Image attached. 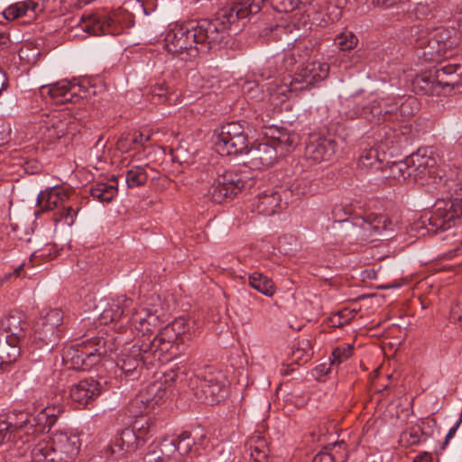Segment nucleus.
Wrapping results in <instances>:
<instances>
[{
    "mask_svg": "<svg viewBox=\"0 0 462 462\" xmlns=\"http://www.w3.org/2000/svg\"><path fill=\"white\" fill-rule=\"evenodd\" d=\"M218 23L202 20L194 25L175 23L171 26L164 37V47L168 52L182 60H189L217 48L221 43V32Z\"/></svg>",
    "mask_w": 462,
    "mask_h": 462,
    "instance_id": "obj_1",
    "label": "nucleus"
},
{
    "mask_svg": "<svg viewBox=\"0 0 462 462\" xmlns=\"http://www.w3.org/2000/svg\"><path fill=\"white\" fill-rule=\"evenodd\" d=\"M328 73V63L316 60L307 63L293 76L275 78L267 87L269 102L274 109H277L280 105L288 100L291 94L308 89L317 82L327 79Z\"/></svg>",
    "mask_w": 462,
    "mask_h": 462,
    "instance_id": "obj_2",
    "label": "nucleus"
},
{
    "mask_svg": "<svg viewBox=\"0 0 462 462\" xmlns=\"http://www.w3.org/2000/svg\"><path fill=\"white\" fill-rule=\"evenodd\" d=\"M459 41V35L453 27L439 26L428 32L422 26L418 25L411 30V42L423 50V57L433 60L452 57Z\"/></svg>",
    "mask_w": 462,
    "mask_h": 462,
    "instance_id": "obj_3",
    "label": "nucleus"
},
{
    "mask_svg": "<svg viewBox=\"0 0 462 462\" xmlns=\"http://www.w3.org/2000/svg\"><path fill=\"white\" fill-rule=\"evenodd\" d=\"M80 447L78 435L57 431L50 440L41 439L31 445L27 454L33 462H71L78 457Z\"/></svg>",
    "mask_w": 462,
    "mask_h": 462,
    "instance_id": "obj_4",
    "label": "nucleus"
},
{
    "mask_svg": "<svg viewBox=\"0 0 462 462\" xmlns=\"http://www.w3.org/2000/svg\"><path fill=\"white\" fill-rule=\"evenodd\" d=\"M63 411L60 403H50L49 402H36L33 403V412L18 411L15 415L14 426L23 430L26 442L34 439V437L45 430H50L56 423L58 417Z\"/></svg>",
    "mask_w": 462,
    "mask_h": 462,
    "instance_id": "obj_5",
    "label": "nucleus"
},
{
    "mask_svg": "<svg viewBox=\"0 0 462 462\" xmlns=\"http://www.w3.org/2000/svg\"><path fill=\"white\" fill-rule=\"evenodd\" d=\"M194 444L188 431L178 436L164 437L149 446L143 462H194L190 456Z\"/></svg>",
    "mask_w": 462,
    "mask_h": 462,
    "instance_id": "obj_6",
    "label": "nucleus"
},
{
    "mask_svg": "<svg viewBox=\"0 0 462 462\" xmlns=\"http://www.w3.org/2000/svg\"><path fill=\"white\" fill-rule=\"evenodd\" d=\"M159 349H156L153 340L143 338L138 340L130 347H125L118 356L116 365L125 376L132 379L140 374L142 365L149 368L161 359Z\"/></svg>",
    "mask_w": 462,
    "mask_h": 462,
    "instance_id": "obj_7",
    "label": "nucleus"
},
{
    "mask_svg": "<svg viewBox=\"0 0 462 462\" xmlns=\"http://www.w3.org/2000/svg\"><path fill=\"white\" fill-rule=\"evenodd\" d=\"M106 355V340L92 337L63 349L62 361L69 369L85 371L97 364Z\"/></svg>",
    "mask_w": 462,
    "mask_h": 462,
    "instance_id": "obj_8",
    "label": "nucleus"
},
{
    "mask_svg": "<svg viewBox=\"0 0 462 462\" xmlns=\"http://www.w3.org/2000/svg\"><path fill=\"white\" fill-rule=\"evenodd\" d=\"M153 425L141 419L134 422V429L126 428L116 438L108 451L115 460L132 455L146 442V435L153 432Z\"/></svg>",
    "mask_w": 462,
    "mask_h": 462,
    "instance_id": "obj_9",
    "label": "nucleus"
},
{
    "mask_svg": "<svg viewBox=\"0 0 462 462\" xmlns=\"http://www.w3.org/2000/svg\"><path fill=\"white\" fill-rule=\"evenodd\" d=\"M415 104V98L411 97L406 99L400 107H398L396 105L388 104L383 98H379L375 95L371 94L361 104H356V106L353 107L350 116L353 117L363 116L367 120H376L379 122L381 116H386L387 115H394L397 117L398 113L401 116L411 114L412 112H410L409 108Z\"/></svg>",
    "mask_w": 462,
    "mask_h": 462,
    "instance_id": "obj_10",
    "label": "nucleus"
},
{
    "mask_svg": "<svg viewBox=\"0 0 462 462\" xmlns=\"http://www.w3.org/2000/svg\"><path fill=\"white\" fill-rule=\"evenodd\" d=\"M247 146V134L243 125L237 121L226 123L216 132L214 147L221 156L243 153Z\"/></svg>",
    "mask_w": 462,
    "mask_h": 462,
    "instance_id": "obj_11",
    "label": "nucleus"
},
{
    "mask_svg": "<svg viewBox=\"0 0 462 462\" xmlns=\"http://www.w3.org/2000/svg\"><path fill=\"white\" fill-rule=\"evenodd\" d=\"M407 158L415 181L421 185H430L442 180V177L438 173V159L432 149L419 148Z\"/></svg>",
    "mask_w": 462,
    "mask_h": 462,
    "instance_id": "obj_12",
    "label": "nucleus"
},
{
    "mask_svg": "<svg viewBox=\"0 0 462 462\" xmlns=\"http://www.w3.org/2000/svg\"><path fill=\"white\" fill-rule=\"evenodd\" d=\"M200 376L199 385L195 392L200 402L214 405L225 399L228 391L227 379L223 372L209 368Z\"/></svg>",
    "mask_w": 462,
    "mask_h": 462,
    "instance_id": "obj_13",
    "label": "nucleus"
},
{
    "mask_svg": "<svg viewBox=\"0 0 462 462\" xmlns=\"http://www.w3.org/2000/svg\"><path fill=\"white\" fill-rule=\"evenodd\" d=\"M462 217V197L458 195L449 202H439L435 206L434 210L428 217L425 215L424 225L426 221L430 232L444 231L456 226Z\"/></svg>",
    "mask_w": 462,
    "mask_h": 462,
    "instance_id": "obj_14",
    "label": "nucleus"
},
{
    "mask_svg": "<svg viewBox=\"0 0 462 462\" xmlns=\"http://www.w3.org/2000/svg\"><path fill=\"white\" fill-rule=\"evenodd\" d=\"M128 14L123 10H117L109 14H93L81 18V29L94 35H119L124 32L123 19Z\"/></svg>",
    "mask_w": 462,
    "mask_h": 462,
    "instance_id": "obj_15",
    "label": "nucleus"
},
{
    "mask_svg": "<svg viewBox=\"0 0 462 462\" xmlns=\"http://www.w3.org/2000/svg\"><path fill=\"white\" fill-rule=\"evenodd\" d=\"M88 88L83 81L61 80L54 84L42 87V94L48 95L51 101L56 105L77 103L88 95Z\"/></svg>",
    "mask_w": 462,
    "mask_h": 462,
    "instance_id": "obj_16",
    "label": "nucleus"
},
{
    "mask_svg": "<svg viewBox=\"0 0 462 462\" xmlns=\"http://www.w3.org/2000/svg\"><path fill=\"white\" fill-rule=\"evenodd\" d=\"M261 0H237L231 6H225L218 13V17L209 23H218L217 29L222 33L221 42L226 36V29L239 19H244L250 14L260 12L259 3Z\"/></svg>",
    "mask_w": 462,
    "mask_h": 462,
    "instance_id": "obj_17",
    "label": "nucleus"
},
{
    "mask_svg": "<svg viewBox=\"0 0 462 462\" xmlns=\"http://www.w3.org/2000/svg\"><path fill=\"white\" fill-rule=\"evenodd\" d=\"M246 181L241 175L233 171H226L219 175L208 190V195L216 203H223L234 198L245 187Z\"/></svg>",
    "mask_w": 462,
    "mask_h": 462,
    "instance_id": "obj_18",
    "label": "nucleus"
},
{
    "mask_svg": "<svg viewBox=\"0 0 462 462\" xmlns=\"http://www.w3.org/2000/svg\"><path fill=\"white\" fill-rule=\"evenodd\" d=\"M16 412L9 416L8 420H0V445H7L11 456L15 458L17 449L29 451L31 445L26 442L23 430H18L14 422Z\"/></svg>",
    "mask_w": 462,
    "mask_h": 462,
    "instance_id": "obj_19",
    "label": "nucleus"
},
{
    "mask_svg": "<svg viewBox=\"0 0 462 462\" xmlns=\"http://www.w3.org/2000/svg\"><path fill=\"white\" fill-rule=\"evenodd\" d=\"M177 374L170 371L164 374L163 381H155L151 383L144 390L140 393L139 401L143 403L146 408H154L163 401L170 392L171 383L176 380Z\"/></svg>",
    "mask_w": 462,
    "mask_h": 462,
    "instance_id": "obj_20",
    "label": "nucleus"
},
{
    "mask_svg": "<svg viewBox=\"0 0 462 462\" xmlns=\"http://www.w3.org/2000/svg\"><path fill=\"white\" fill-rule=\"evenodd\" d=\"M190 329V323L185 319H177L172 323L164 327L153 337L156 349L161 353L168 352L181 335L187 334Z\"/></svg>",
    "mask_w": 462,
    "mask_h": 462,
    "instance_id": "obj_21",
    "label": "nucleus"
},
{
    "mask_svg": "<svg viewBox=\"0 0 462 462\" xmlns=\"http://www.w3.org/2000/svg\"><path fill=\"white\" fill-rule=\"evenodd\" d=\"M132 303V299L125 295L101 300L96 306V310L99 312L100 322L107 324L118 320L123 316L125 310L129 308Z\"/></svg>",
    "mask_w": 462,
    "mask_h": 462,
    "instance_id": "obj_22",
    "label": "nucleus"
},
{
    "mask_svg": "<svg viewBox=\"0 0 462 462\" xmlns=\"http://www.w3.org/2000/svg\"><path fill=\"white\" fill-rule=\"evenodd\" d=\"M461 71V65L455 63L439 64L436 68L434 76L444 95H448L452 91L462 92V82L459 79Z\"/></svg>",
    "mask_w": 462,
    "mask_h": 462,
    "instance_id": "obj_23",
    "label": "nucleus"
},
{
    "mask_svg": "<svg viewBox=\"0 0 462 462\" xmlns=\"http://www.w3.org/2000/svg\"><path fill=\"white\" fill-rule=\"evenodd\" d=\"M245 160L244 162L253 170H262L273 164L277 156L276 148L273 144L261 143L257 145L246 149Z\"/></svg>",
    "mask_w": 462,
    "mask_h": 462,
    "instance_id": "obj_24",
    "label": "nucleus"
},
{
    "mask_svg": "<svg viewBox=\"0 0 462 462\" xmlns=\"http://www.w3.org/2000/svg\"><path fill=\"white\" fill-rule=\"evenodd\" d=\"M359 227V236L362 239H376L378 236H387L393 231V224L383 215H369L356 223Z\"/></svg>",
    "mask_w": 462,
    "mask_h": 462,
    "instance_id": "obj_25",
    "label": "nucleus"
},
{
    "mask_svg": "<svg viewBox=\"0 0 462 462\" xmlns=\"http://www.w3.org/2000/svg\"><path fill=\"white\" fill-rule=\"evenodd\" d=\"M130 328L136 332V336L145 337L160 324L157 310L140 308L135 310L129 320Z\"/></svg>",
    "mask_w": 462,
    "mask_h": 462,
    "instance_id": "obj_26",
    "label": "nucleus"
},
{
    "mask_svg": "<svg viewBox=\"0 0 462 462\" xmlns=\"http://www.w3.org/2000/svg\"><path fill=\"white\" fill-rule=\"evenodd\" d=\"M27 327L25 314L22 311L14 310L1 319L0 333H4V337H8L11 342H19L24 336V330Z\"/></svg>",
    "mask_w": 462,
    "mask_h": 462,
    "instance_id": "obj_27",
    "label": "nucleus"
},
{
    "mask_svg": "<svg viewBox=\"0 0 462 462\" xmlns=\"http://www.w3.org/2000/svg\"><path fill=\"white\" fill-rule=\"evenodd\" d=\"M337 150L335 140L314 136L306 145V156L315 162H321L332 159Z\"/></svg>",
    "mask_w": 462,
    "mask_h": 462,
    "instance_id": "obj_28",
    "label": "nucleus"
},
{
    "mask_svg": "<svg viewBox=\"0 0 462 462\" xmlns=\"http://www.w3.org/2000/svg\"><path fill=\"white\" fill-rule=\"evenodd\" d=\"M63 321V312L60 309L43 310L34 326L36 337L45 340L52 336L57 327Z\"/></svg>",
    "mask_w": 462,
    "mask_h": 462,
    "instance_id": "obj_29",
    "label": "nucleus"
},
{
    "mask_svg": "<svg viewBox=\"0 0 462 462\" xmlns=\"http://www.w3.org/2000/svg\"><path fill=\"white\" fill-rule=\"evenodd\" d=\"M102 392L100 383L93 378L81 380L70 387L69 397L72 402L87 405L97 398Z\"/></svg>",
    "mask_w": 462,
    "mask_h": 462,
    "instance_id": "obj_30",
    "label": "nucleus"
},
{
    "mask_svg": "<svg viewBox=\"0 0 462 462\" xmlns=\"http://www.w3.org/2000/svg\"><path fill=\"white\" fill-rule=\"evenodd\" d=\"M69 199V192L63 187L54 186L41 191L37 197V204L42 211L60 209Z\"/></svg>",
    "mask_w": 462,
    "mask_h": 462,
    "instance_id": "obj_31",
    "label": "nucleus"
},
{
    "mask_svg": "<svg viewBox=\"0 0 462 462\" xmlns=\"http://www.w3.org/2000/svg\"><path fill=\"white\" fill-rule=\"evenodd\" d=\"M68 124L69 122L65 119L63 113L55 112L47 116L46 119L41 123L40 130L45 138L52 141L67 134Z\"/></svg>",
    "mask_w": 462,
    "mask_h": 462,
    "instance_id": "obj_32",
    "label": "nucleus"
},
{
    "mask_svg": "<svg viewBox=\"0 0 462 462\" xmlns=\"http://www.w3.org/2000/svg\"><path fill=\"white\" fill-rule=\"evenodd\" d=\"M282 196L276 190H268L260 194L254 201L253 207L259 214L271 216L275 214L282 206Z\"/></svg>",
    "mask_w": 462,
    "mask_h": 462,
    "instance_id": "obj_33",
    "label": "nucleus"
},
{
    "mask_svg": "<svg viewBox=\"0 0 462 462\" xmlns=\"http://www.w3.org/2000/svg\"><path fill=\"white\" fill-rule=\"evenodd\" d=\"M382 155L384 157V153H382ZM384 165L381 153L375 148L364 150L358 159L359 169L367 173H375L377 171L383 173Z\"/></svg>",
    "mask_w": 462,
    "mask_h": 462,
    "instance_id": "obj_34",
    "label": "nucleus"
},
{
    "mask_svg": "<svg viewBox=\"0 0 462 462\" xmlns=\"http://www.w3.org/2000/svg\"><path fill=\"white\" fill-rule=\"evenodd\" d=\"M152 137V133L133 132L123 134L116 142V147L122 152H127L143 146Z\"/></svg>",
    "mask_w": 462,
    "mask_h": 462,
    "instance_id": "obj_35",
    "label": "nucleus"
},
{
    "mask_svg": "<svg viewBox=\"0 0 462 462\" xmlns=\"http://www.w3.org/2000/svg\"><path fill=\"white\" fill-rule=\"evenodd\" d=\"M18 343L11 342L8 337H4V333H0V369H5L17 360L20 355Z\"/></svg>",
    "mask_w": 462,
    "mask_h": 462,
    "instance_id": "obj_36",
    "label": "nucleus"
},
{
    "mask_svg": "<svg viewBox=\"0 0 462 462\" xmlns=\"http://www.w3.org/2000/svg\"><path fill=\"white\" fill-rule=\"evenodd\" d=\"M383 178H392L398 181H403L408 178L412 177L410 164L408 163V158L406 157L402 161L387 162L384 165Z\"/></svg>",
    "mask_w": 462,
    "mask_h": 462,
    "instance_id": "obj_37",
    "label": "nucleus"
},
{
    "mask_svg": "<svg viewBox=\"0 0 462 462\" xmlns=\"http://www.w3.org/2000/svg\"><path fill=\"white\" fill-rule=\"evenodd\" d=\"M248 284L266 297H273L276 293V287L273 281L259 272L248 274Z\"/></svg>",
    "mask_w": 462,
    "mask_h": 462,
    "instance_id": "obj_38",
    "label": "nucleus"
},
{
    "mask_svg": "<svg viewBox=\"0 0 462 462\" xmlns=\"http://www.w3.org/2000/svg\"><path fill=\"white\" fill-rule=\"evenodd\" d=\"M116 194L117 181L116 179L107 182H97L90 189V195L100 202H110Z\"/></svg>",
    "mask_w": 462,
    "mask_h": 462,
    "instance_id": "obj_39",
    "label": "nucleus"
},
{
    "mask_svg": "<svg viewBox=\"0 0 462 462\" xmlns=\"http://www.w3.org/2000/svg\"><path fill=\"white\" fill-rule=\"evenodd\" d=\"M312 50L308 46L298 42L291 50L285 53L282 64L286 70L291 69L298 62L306 60L311 53Z\"/></svg>",
    "mask_w": 462,
    "mask_h": 462,
    "instance_id": "obj_40",
    "label": "nucleus"
},
{
    "mask_svg": "<svg viewBox=\"0 0 462 462\" xmlns=\"http://www.w3.org/2000/svg\"><path fill=\"white\" fill-rule=\"evenodd\" d=\"M425 424H432L436 425V420L434 419H427L425 421H422L423 428H419L416 426L411 427L405 430H403L400 435L399 442L401 445L404 447H410L413 445H417L421 441V438L424 434H428L425 431L424 426Z\"/></svg>",
    "mask_w": 462,
    "mask_h": 462,
    "instance_id": "obj_41",
    "label": "nucleus"
},
{
    "mask_svg": "<svg viewBox=\"0 0 462 462\" xmlns=\"http://www.w3.org/2000/svg\"><path fill=\"white\" fill-rule=\"evenodd\" d=\"M209 88L208 80H206L199 73H193L189 77L186 94L190 100L198 99L208 93Z\"/></svg>",
    "mask_w": 462,
    "mask_h": 462,
    "instance_id": "obj_42",
    "label": "nucleus"
},
{
    "mask_svg": "<svg viewBox=\"0 0 462 462\" xmlns=\"http://www.w3.org/2000/svg\"><path fill=\"white\" fill-rule=\"evenodd\" d=\"M248 446L250 449L249 462H267L269 448L263 437L260 435L251 437Z\"/></svg>",
    "mask_w": 462,
    "mask_h": 462,
    "instance_id": "obj_43",
    "label": "nucleus"
},
{
    "mask_svg": "<svg viewBox=\"0 0 462 462\" xmlns=\"http://www.w3.org/2000/svg\"><path fill=\"white\" fill-rule=\"evenodd\" d=\"M148 180L146 166L128 165L125 171V182L128 188H135L145 184Z\"/></svg>",
    "mask_w": 462,
    "mask_h": 462,
    "instance_id": "obj_44",
    "label": "nucleus"
},
{
    "mask_svg": "<svg viewBox=\"0 0 462 462\" xmlns=\"http://www.w3.org/2000/svg\"><path fill=\"white\" fill-rule=\"evenodd\" d=\"M273 146L277 149H284L286 152L292 150L300 143V137L295 133H290L287 130H278L273 136Z\"/></svg>",
    "mask_w": 462,
    "mask_h": 462,
    "instance_id": "obj_45",
    "label": "nucleus"
},
{
    "mask_svg": "<svg viewBox=\"0 0 462 462\" xmlns=\"http://www.w3.org/2000/svg\"><path fill=\"white\" fill-rule=\"evenodd\" d=\"M413 86L426 95L443 94L440 86L436 81L435 76L419 75L414 79Z\"/></svg>",
    "mask_w": 462,
    "mask_h": 462,
    "instance_id": "obj_46",
    "label": "nucleus"
},
{
    "mask_svg": "<svg viewBox=\"0 0 462 462\" xmlns=\"http://www.w3.org/2000/svg\"><path fill=\"white\" fill-rule=\"evenodd\" d=\"M358 43V38L350 31H344L337 35L335 44L343 51L353 50Z\"/></svg>",
    "mask_w": 462,
    "mask_h": 462,
    "instance_id": "obj_47",
    "label": "nucleus"
},
{
    "mask_svg": "<svg viewBox=\"0 0 462 462\" xmlns=\"http://www.w3.org/2000/svg\"><path fill=\"white\" fill-rule=\"evenodd\" d=\"M264 3L270 4L279 13H289L295 10L300 2V0H261L259 3L260 9Z\"/></svg>",
    "mask_w": 462,
    "mask_h": 462,
    "instance_id": "obj_48",
    "label": "nucleus"
},
{
    "mask_svg": "<svg viewBox=\"0 0 462 462\" xmlns=\"http://www.w3.org/2000/svg\"><path fill=\"white\" fill-rule=\"evenodd\" d=\"M3 15L6 20H15L22 16H29L27 13V5L25 2H18L14 5H11L6 9L4 10Z\"/></svg>",
    "mask_w": 462,
    "mask_h": 462,
    "instance_id": "obj_49",
    "label": "nucleus"
},
{
    "mask_svg": "<svg viewBox=\"0 0 462 462\" xmlns=\"http://www.w3.org/2000/svg\"><path fill=\"white\" fill-rule=\"evenodd\" d=\"M352 351L351 345H343L335 348L330 357L331 365H338L347 360L351 356Z\"/></svg>",
    "mask_w": 462,
    "mask_h": 462,
    "instance_id": "obj_50",
    "label": "nucleus"
},
{
    "mask_svg": "<svg viewBox=\"0 0 462 462\" xmlns=\"http://www.w3.org/2000/svg\"><path fill=\"white\" fill-rule=\"evenodd\" d=\"M58 213L55 214V222H63L67 226H72L76 217V212L71 207H61Z\"/></svg>",
    "mask_w": 462,
    "mask_h": 462,
    "instance_id": "obj_51",
    "label": "nucleus"
},
{
    "mask_svg": "<svg viewBox=\"0 0 462 462\" xmlns=\"http://www.w3.org/2000/svg\"><path fill=\"white\" fill-rule=\"evenodd\" d=\"M429 5V3L426 1L425 4L420 3L417 7V13L420 14H423L425 16L429 15L431 13V17L435 18H443L444 15L442 13H445L440 7L434 5L432 9L428 13L426 12V8Z\"/></svg>",
    "mask_w": 462,
    "mask_h": 462,
    "instance_id": "obj_52",
    "label": "nucleus"
},
{
    "mask_svg": "<svg viewBox=\"0 0 462 462\" xmlns=\"http://www.w3.org/2000/svg\"><path fill=\"white\" fill-rule=\"evenodd\" d=\"M337 315L338 319H342L343 323L347 324L350 320H352L356 317V310L344 309V310L338 311Z\"/></svg>",
    "mask_w": 462,
    "mask_h": 462,
    "instance_id": "obj_53",
    "label": "nucleus"
},
{
    "mask_svg": "<svg viewBox=\"0 0 462 462\" xmlns=\"http://www.w3.org/2000/svg\"><path fill=\"white\" fill-rule=\"evenodd\" d=\"M332 9L331 12H328L326 14L327 15V19H325L324 17L321 19L320 23H328L329 22L333 23L335 22L336 20H337L339 18V16L341 15V11L340 9H338L337 6L335 5H331L329 6L328 9Z\"/></svg>",
    "mask_w": 462,
    "mask_h": 462,
    "instance_id": "obj_54",
    "label": "nucleus"
},
{
    "mask_svg": "<svg viewBox=\"0 0 462 462\" xmlns=\"http://www.w3.org/2000/svg\"><path fill=\"white\" fill-rule=\"evenodd\" d=\"M11 136V128L9 125L1 124L0 125V146L5 144L10 140Z\"/></svg>",
    "mask_w": 462,
    "mask_h": 462,
    "instance_id": "obj_55",
    "label": "nucleus"
},
{
    "mask_svg": "<svg viewBox=\"0 0 462 462\" xmlns=\"http://www.w3.org/2000/svg\"><path fill=\"white\" fill-rule=\"evenodd\" d=\"M451 318L462 328V303L457 302L451 308Z\"/></svg>",
    "mask_w": 462,
    "mask_h": 462,
    "instance_id": "obj_56",
    "label": "nucleus"
},
{
    "mask_svg": "<svg viewBox=\"0 0 462 462\" xmlns=\"http://www.w3.org/2000/svg\"><path fill=\"white\" fill-rule=\"evenodd\" d=\"M461 421H462V417H460L458 419V420L449 429L448 434L446 435L442 448H445V447L448 444L450 439L455 436L456 432L457 431V429L460 426Z\"/></svg>",
    "mask_w": 462,
    "mask_h": 462,
    "instance_id": "obj_57",
    "label": "nucleus"
},
{
    "mask_svg": "<svg viewBox=\"0 0 462 462\" xmlns=\"http://www.w3.org/2000/svg\"><path fill=\"white\" fill-rule=\"evenodd\" d=\"M14 462H33L31 459L29 454H27V450H22L21 448L17 449L15 453Z\"/></svg>",
    "mask_w": 462,
    "mask_h": 462,
    "instance_id": "obj_58",
    "label": "nucleus"
},
{
    "mask_svg": "<svg viewBox=\"0 0 462 462\" xmlns=\"http://www.w3.org/2000/svg\"><path fill=\"white\" fill-rule=\"evenodd\" d=\"M244 92L248 96L249 98H254L255 96L254 95V92H258V87L252 82H247L244 88Z\"/></svg>",
    "mask_w": 462,
    "mask_h": 462,
    "instance_id": "obj_59",
    "label": "nucleus"
},
{
    "mask_svg": "<svg viewBox=\"0 0 462 462\" xmlns=\"http://www.w3.org/2000/svg\"><path fill=\"white\" fill-rule=\"evenodd\" d=\"M400 0H373L374 5L389 8L395 5Z\"/></svg>",
    "mask_w": 462,
    "mask_h": 462,
    "instance_id": "obj_60",
    "label": "nucleus"
},
{
    "mask_svg": "<svg viewBox=\"0 0 462 462\" xmlns=\"http://www.w3.org/2000/svg\"><path fill=\"white\" fill-rule=\"evenodd\" d=\"M412 462H432V457L429 452H422L416 456Z\"/></svg>",
    "mask_w": 462,
    "mask_h": 462,
    "instance_id": "obj_61",
    "label": "nucleus"
},
{
    "mask_svg": "<svg viewBox=\"0 0 462 462\" xmlns=\"http://www.w3.org/2000/svg\"><path fill=\"white\" fill-rule=\"evenodd\" d=\"M333 457L329 453H320L315 457L314 462H331Z\"/></svg>",
    "mask_w": 462,
    "mask_h": 462,
    "instance_id": "obj_62",
    "label": "nucleus"
},
{
    "mask_svg": "<svg viewBox=\"0 0 462 462\" xmlns=\"http://www.w3.org/2000/svg\"><path fill=\"white\" fill-rule=\"evenodd\" d=\"M7 84V79L5 73L0 69V94L5 88Z\"/></svg>",
    "mask_w": 462,
    "mask_h": 462,
    "instance_id": "obj_63",
    "label": "nucleus"
},
{
    "mask_svg": "<svg viewBox=\"0 0 462 462\" xmlns=\"http://www.w3.org/2000/svg\"><path fill=\"white\" fill-rule=\"evenodd\" d=\"M331 323L335 327H343L344 325H346L345 323L342 322V319H338L337 314L331 318Z\"/></svg>",
    "mask_w": 462,
    "mask_h": 462,
    "instance_id": "obj_64",
    "label": "nucleus"
}]
</instances>
